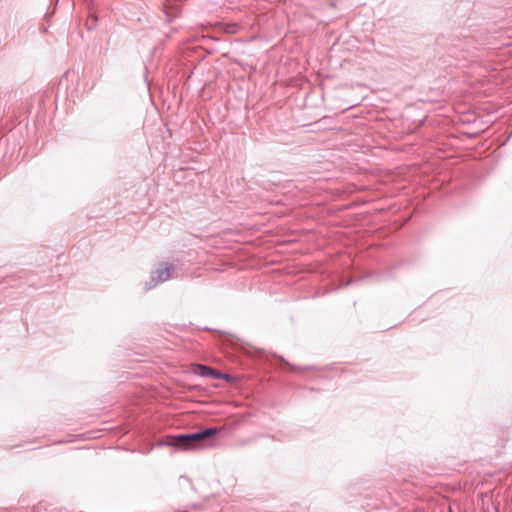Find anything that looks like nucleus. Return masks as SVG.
Masks as SVG:
<instances>
[{
    "mask_svg": "<svg viewBox=\"0 0 512 512\" xmlns=\"http://www.w3.org/2000/svg\"><path fill=\"white\" fill-rule=\"evenodd\" d=\"M218 431L217 428H208L193 434L170 436L167 438L166 444L185 450L196 449L203 440L213 437Z\"/></svg>",
    "mask_w": 512,
    "mask_h": 512,
    "instance_id": "1",
    "label": "nucleus"
},
{
    "mask_svg": "<svg viewBox=\"0 0 512 512\" xmlns=\"http://www.w3.org/2000/svg\"><path fill=\"white\" fill-rule=\"evenodd\" d=\"M194 372L198 375L204 376V377H212V378H220L221 372L218 370H215L213 368L204 366V365H196L194 367Z\"/></svg>",
    "mask_w": 512,
    "mask_h": 512,
    "instance_id": "2",
    "label": "nucleus"
},
{
    "mask_svg": "<svg viewBox=\"0 0 512 512\" xmlns=\"http://www.w3.org/2000/svg\"><path fill=\"white\" fill-rule=\"evenodd\" d=\"M157 274H158V279L160 281H165V280L170 278L171 268L170 267H165L163 269H160V270L157 271Z\"/></svg>",
    "mask_w": 512,
    "mask_h": 512,
    "instance_id": "3",
    "label": "nucleus"
},
{
    "mask_svg": "<svg viewBox=\"0 0 512 512\" xmlns=\"http://www.w3.org/2000/svg\"><path fill=\"white\" fill-rule=\"evenodd\" d=\"M219 379H224V380H226V381H231V380H232V377H231L230 375H228V374H223V373H221V376H220V378H219Z\"/></svg>",
    "mask_w": 512,
    "mask_h": 512,
    "instance_id": "4",
    "label": "nucleus"
}]
</instances>
